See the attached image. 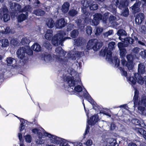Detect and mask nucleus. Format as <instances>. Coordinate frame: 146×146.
Wrapping results in <instances>:
<instances>
[{
	"mask_svg": "<svg viewBox=\"0 0 146 146\" xmlns=\"http://www.w3.org/2000/svg\"><path fill=\"white\" fill-rule=\"evenodd\" d=\"M107 142L111 146H118V144L116 142L115 139L112 138H108Z\"/></svg>",
	"mask_w": 146,
	"mask_h": 146,
	"instance_id": "27",
	"label": "nucleus"
},
{
	"mask_svg": "<svg viewBox=\"0 0 146 146\" xmlns=\"http://www.w3.org/2000/svg\"><path fill=\"white\" fill-rule=\"evenodd\" d=\"M53 36V31L51 29L47 30L46 33L44 37L45 38L48 40H50L52 39Z\"/></svg>",
	"mask_w": 146,
	"mask_h": 146,
	"instance_id": "24",
	"label": "nucleus"
},
{
	"mask_svg": "<svg viewBox=\"0 0 146 146\" xmlns=\"http://www.w3.org/2000/svg\"><path fill=\"white\" fill-rule=\"evenodd\" d=\"M66 23L64 19L63 18L61 19L57 20L55 25L56 27L57 28H61L64 27L66 24Z\"/></svg>",
	"mask_w": 146,
	"mask_h": 146,
	"instance_id": "17",
	"label": "nucleus"
},
{
	"mask_svg": "<svg viewBox=\"0 0 146 146\" xmlns=\"http://www.w3.org/2000/svg\"><path fill=\"white\" fill-rule=\"evenodd\" d=\"M127 58L128 62H133V57L131 54H128L127 56Z\"/></svg>",
	"mask_w": 146,
	"mask_h": 146,
	"instance_id": "55",
	"label": "nucleus"
},
{
	"mask_svg": "<svg viewBox=\"0 0 146 146\" xmlns=\"http://www.w3.org/2000/svg\"><path fill=\"white\" fill-rule=\"evenodd\" d=\"M124 40L122 42H119L118 43V46L119 49H123V47H126L128 46L129 44H132L134 41V39L130 37L126 38L125 39L122 38Z\"/></svg>",
	"mask_w": 146,
	"mask_h": 146,
	"instance_id": "8",
	"label": "nucleus"
},
{
	"mask_svg": "<svg viewBox=\"0 0 146 146\" xmlns=\"http://www.w3.org/2000/svg\"><path fill=\"white\" fill-rule=\"evenodd\" d=\"M6 61L8 66H11L14 68H15L17 66L16 65H14L13 64H12L13 62H16V60L10 57H8L7 58Z\"/></svg>",
	"mask_w": 146,
	"mask_h": 146,
	"instance_id": "29",
	"label": "nucleus"
},
{
	"mask_svg": "<svg viewBox=\"0 0 146 146\" xmlns=\"http://www.w3.org/2000/svg\"><path fill=\"white\" fill-rule=\"evenodd\" d=\"M113 33V31L112 30H109L108 32L104 33V35L105 37H108L109 36L112 35Z\"/></svg>",
	"mask_w": 146,
	"mask_h": 146,
	"instance_id": "51",
	"label": "nucleus"
},
{
	"mask_svg": "<svg viewBox=\"0 0 146 146\" xmlns=\"http://www.w3.org/2000/svg\"><path fill=\"white\" fill-rule=\"evenodd\" d=\"M28 48L27 46L21 47L17 52L16 54L18 57L21 59H23L25 57V54L27 48Z\"/></svg>",
	"mask_w": 146,
	"mask_h": 146,
	"instance_id": "11",
	"label": "nucleus"
},
{
	"mask_svg": "<svg viewBox=\"0 0 146 146\" xmlns=\"http://www.w3.org/2000/svg\"><path fill=\"white\" fill-rule=\"evenodd\" d=\"M117 35L119 36V39L123 41V40L121 37V36L125 35H126V32L123 29L119 30L117 33Z\"/></svg>",
	"mask_w": 146,
	"mask_h": 146,
	"instance_id": "34",
	"label": "nucleus"
},
{
	"mask_svg": "<svg viewBox=\"0 0 146 146\" xmlns=\"http://www.w3.org/2000/svg\"><path fill=\"white\" fill-rule=\"evenodd\" d=\"M131 122L136 125H140V126L146 130V125L144 122L141 123L140 121L137 119H133L131 120Z\"/></svg>",
	"mask_w": 146,
	"mask_h": 146,
	"instance_id": "23",
	"label": "nucleus"
},
{
	"mask_svg": "<svg viewBox=\"0 0 146 146\" xmlns=\"http://www.w3.org/2000/svg\"><path fill=\"white\" fill-rule=\"evenodd\" d=\"M84 40L83 38L82 37H79L74 40V44L77 46H80L82 44Z\"/></svg>",
	"mask_w": 146,
	"mask_h": 146,
	"instance_id": "33",
	"label": "nucleus"
},
{
	"mask_svg": "<svg viewBox=\"0 0 146 146\" xmlns=\"http://www.w3.org/2000/svg\"><path fill=\"white\" fill-rule=\"evenodd\" d=\"M141 4V2L139 1H136L135 3L131 7V9H136L138 8V9H140L139 7Z\"/></svg>",
	"mask_w": 146,
	"mask_h": 146,
	"instance_id": "36",
	"label": "nucleus"
},
{
	"mask_svg": "<svg viewBox=\"0 0 146 146\" xmlns=\"http://www.w3.org/2000/svg\"><path fill=\"white\" fill-rule=\"evenodd\" d=\"M26 53H27L29 55H31L33 54V52L28 46V48L26 49Z\"/></svg>",
	"mask_w": 146,
	"mask_h": 146,
	"instance_id": "61",
	"label": "nucleus"
},
{
	"mask_svg": "<svg viewBox=\"0 0 146 146\" xmlns=\"http://www.w3.org/2000/svg\"><path fill=\"white\" fill-rule=\"evenodd\" d=\"M135 131L138 134L143 135V137L146 140V131L141 128H136Z\"/></svg>",
	"mask_w": 146,
	"mask_h": 146,
	"instance_id": "26",
	"label": "nucleus"
},
{
	"mask_svg": "<svg viewBox=\"0 0 146 146\" xmlns=\"http://www.w3.org/2000/svg\"><path fill=\"white\" fill-rule=\"evenodd\" d=\"M3 18L4 22H7L10 19V12L8 10H0V23Z\"/></svg>",
	"mask_w": 146,
	"mask_h": 146,
	"instance_id": "10",
	"label": "nucleus"
},
{
	"mask_svg": "<svg viewBox=\"0 0 146 146\" xmlns=\"http://www.w3.org/2000/svg\"><path fill=\"white\" fill-rule=\"evenodd\" d=\"M141 33L143 34H146V27L144 25L142 26L140 29Z\"/></svg>",
	"mask_w": 146,
	"mask_h": 146,
	"instance_id": "58",
	"label": "nucleus"
},
{
	"mask_svg": "<svg viewBox=\"0 0 146 146\" xmlns=\"http://www.w3.org/2000/svg\"><path fill=\"white\" fill-rule=\"evenodd\" d=\"M81 2L83 6L81 9H86L87 8L90 7V3L87 0H82Z\"/></svg>",
	"mask_w": 146,
	"mask_h": 146,
	"instance_id": "30",
	"label": "nucleus"
},
{
	"mask_svg": "<svg viewBox=\"0 0 146 146\" xmlns=\"http://www.w3.org/2000/svg\"><path fill=\"white\" fill-rule=\"evenodd\" d=\"M115 2V5L119 9L123 8L124 9H128L129 0H116Z\"/></svg>",
	"mask_w": 146,
	"mask_h": 146,
	"instance_id": "9",
	"label": "nucleus"
},
{
	"mask_svg": "<svg viewBox=\"0 0 146 146\" xmlns=\"http://www.w3.org/2000/svg\"><path fill=\"white\" fill-rule=\"evenodd\" d=\"M22 12H23L25 13H21L19 15L17 18L18 21L19 22H22L28 18V13L27 11L28 10H26L27 11L25 12H24L23 11L24 10H22Z\"/></svg>",
	"mask_w": 146,
	"mask_h": 146,
	"instance_id": "16",
	"label": "nucleus"
},
{
	"mask_svg": "<svg viewBox=\"0 0 146 146\" xmlns=\"http://www.w3.org/2000/svg\"><path fill=\"white\" fill-rule=\"evenodd\" d=\"M32 132L35 134H37L38 138H44V134L41 133L40 129L35 128L32 129Z\"/></svg>",
	"mask_w": 146,
	"mask_h": 146,
	"instance_id": "25",
	"label": "nucleus"
},
{
	"mask_svg": "<svg viewBox=\"0 0 146 146\" xmlns=\"http://www.w3.org/2000/svg\"><path fill=\"white\" fill-rule=\"evenodd\" d=\"M102 45V42H98L97 39H92L88 41L86 48L88 50L92 49L94 51H97L101 48Z\"/></svg>",
	"mask_w": 146,
	"mask_h": 146,
	"instance_id": "6",
	"label": "nucleus"
},
{
	"mask_svg": "<svg viewBox=\"0 0 146 146\" xmlns=\"http://www.w3.org/2000/svg\"><path fill=\"white\" fill-rule=\"evenodd\" d=\"M109 13L107 12L105 13L104 14L102 20L104 23H106V21L109 17Z\"/></svg>",
	"mask_w": 146,
	"mask_h": 146,
	"instance_id": "53",
	"label": "nucleus"
},
{
	"mask_svg": "<svg viewBox=\"0 0 146 146\" xmlns=\"http://www.w3.org/2000/svg\"><path fill=\"white\" fill-rule=\"evenodd\" d=\"M19 10H12L10 13V15H11L12 18H14L16 15H17V13L19 11Z\"/></svg>",
	"mask_w": 146,
	"mask_h": 146,
	"instance_id": "43",
	"label": "nucleus"
},
{
	"mask_svg": "<svg viewBox=\"0 0 146 146\" xmlns=\"http://www.w3.org/2000/svg\"><path fill=\"white\" fill-rule=\"evenodd\" d=\"M68 72L70 75L67 76L66 81L68 83L69 87L68 88L69 90L72 91L74 90L75 92L78 93V96L83 97L86 99L93 106V108L96 110L94 106L95 105L96 103L94 101L86 89H82L80 85L82 84L81 80L75 70L72 68L68 69Z\"/></svg>",
	"mask_w": 146,
	"mask_h": 146,
	"instance_id": "1",
	"label": "nucleus"
},
{
	"mask_svg": "<svg viewBox=\"0 0 146 146\" xmlns=\"http://www.w3.org/2000/svg\"><path fill=\"white\" fill-rule=\"evenodd\" d=\"M70 6V4L68 2H65L62 6V9H69Z\"/></svg>",
	"mask_w": 146,
	"mask_h": 146,
	"instance_id": "41",
	"label": "nucleus"
},
{
	"mask_svg": "<svg viewBox=\"0 0 146 146\" xmlns=\"http://www.w3.org/2000/svg\"><path fill=\"white\" fill-rule=\"evenodd\" d=\"M115 43L113 42H111L108 44V48L110 49L108 50L107 47L104 48L101 52V54L102 56H104L106 54V60L109 62L112 63H115V67L117 68L119 65V61L117 56H115L113 60L111 58L112 52L111 50L113 49L114 47Z\"/></svg>",
	"mask_w": 146,
	"mask_h": 146,
	"instance_id": "2",
	"label": "nucleus"
},
{
	"mask_svg": "<svg viewBox=\"0 0 146 146\" xmlns=\"http://www.w3.org/2000/svg\"><path fill=\"white\" fill-rule=\"evenodd\" d=\"M98 5L97 4H90L89 9H98Z\"/></svg>",
	"mask_w": 146,
	"mask_h": 146,
	"instance_id": "48",
	"label": "nucleus"
},
{
	"mask_svg": "<svg viewBox=\"0 0 146 146\" xmlns=\"http://www.w3.org/2000/svg\"><path fill=\"white\" fill-rule=\"evenodd\" d=\"M119 50L121 57L122 58V59H124L123 57L125 56L126 53V50L124 48L121 49H119Z\"/></svg>",
	"mask_w": 146,
	"mask_h": 146,
	"instance_id": "42",
	"label": "nucleus"
},
{
	"mask_svg": "<svg viewBox=\"0 0 146 146\" xmlns=\"http://www.w3.org/2000/svg\"><path fill=\"white\" fill-rule=\"evenodd\" d=\"M138 74H143L145 72V67L144 63H141L138 65Z\"/></svg>",
	"mask_w": 146,
	"mask_h": 146,
	"instance_id": "21",
	"label": "nucleus"
},
{
	"mask_svg": "<svg viewBox=\"0 0 146 146\" xmlns=\"http://www.w3.org/2000/svg\"><path fill=\"white\" fill-rule=\"evenodd\" d=\"M24 138L26 141L28 143L31 142L32 139L31 136L29 135H27L24 136Z\"/></svg>",
	"mask_w": 146,
	"mask_h": 146,
	"instance_id": "46",
	"label": "nucleus"
},
{
	"mask_svg": "<svg viewBox=\"0 0 146 146\" xmlns=\"http://www.w3.org/2000/svg\"><path fill=\"white\" fill-rule=\"evenodd\" d=\"M11 32V30L9 27L5 25L0 26V36H2L1 34H7Z\"/></svg>",
	"mask_w": 146,
	"mask_h": 146,
	"instance_id": "15",
	"label": "nucleus"
},
{
	"mask_svg": "<svg viewBox=\"0 0 146 146\" xmlns=\"http://www.w3.org/2000/svg\"><path fill=\"white\" fill-rule=\"evenodd\" d=\"M144 19V16L142 13H139L137 14L135 18L136 23L139 25L141 24Z\"/></svg>",
	"mask_w": 146,
	"mask_h": 146,
	"instance_id": "20",
	"label": "nucleus"
},
{
	"mask_svg": "<svg viewBox=\"0 0 146 146\" xmlns=\"http://www.w3.org/2000/svg\"><path fill=\"white\" fill-rule=\"evenodd\" d=\"M33 13L38 16H42L45 14V12L42 10H35Z\"/></svg>",
	"mask_w": 146,
	"mask_h": 146,
	"instance_id": "35",
	"label": "nucleus"
},
{
	"mask_svg": "<svg viewBox=\"0 0 146 146\" xmlns=\"http://www.w3.org/2000/svg\"><path fill=\"white\" fill-rule=\"evenodd\" d=\"M129 14V10H123L122 11L121 13V15L125 17H127L128 15Z\"/></svg>",
	"mask_w": 146,
	"mask_h": 146,
	"instance_id": "52",
	"label": "nucleus"
},
{
	"mask_svg": "<svg viewBox=\"0 0 146 146\" xmlns=\"http://www.w3.org/2000/svg\"><path fill=\"white\" fill-rule=\"evenodd\" d=\"M103 28L100 27H97L95 28V34L98 35L101 34L103 31Z\"/></svg>",
	"mask_w": 146,
	"mask_h": 146,
	"instance_id": "37",
	"label": "nucleus"
},
{
	"mask_svg": "<svg viewBox=\"0 0 146 146\" xmlns=\"http://www.w3.org/2000/svg\"><path fill=\"white\" fill-rule=\"evenodd\" d=\"M30 42V40L27 38H23L21 40V42L23 45L28 44Z\"/></svg>",
	"mask_w": 146,
	"mask_h": 146,
	"instance_id": "39",
	"label": "nucleus"
},
{
	"mask_svg": "<svg viewBox=\"0 0 146 146\" xmlns=\"http://www.w3.org/2000/svg\"><path fill=\"white\" fill-rule=\"evenodd\" d=\"M99 21L96 19H95L94 18V19L92 21V24H91L92 25H97L99 24Z\"/></svg>",
	"mask_w": 146,
	"mask_h": 146,
	"instance_id": "59",
	"label": "nucleus"
},
{
	"mask_svg": "<svg viewBox=\"0 0 146 146\" xmlns=\"http://www.w3.org/2000/svg\"><path fill=\"white\" fill-rule=\"evenodd\" d=\"M44 134L45 137L48 138L51 143L56 145L60 144L64 139L46 132H44Z\"/></svg>",
	"mask_w": 146,
	"mask_h": 146,
	"instance_id": "7",
	"label": "nucleus"
},
{
	"mask_svg": "<svg viewBox=\"0 0 146 146\" xmlns=\"http://www.w3.org/2000/svg\"><path fill=\"white\" fill-rule=\"evenodd\" d=\"M77 13V12L76 10H70L68 12L69 15L72 16L74 17Z\"/></svg>",
	"mask_w": 146,
	"mask_h": 146,
	"instance_id": "50",
	"label": "nucleus"
},
{
	"mask_svg": "<svg viewBox=\"0 0 146 146\" xmlns=\"http://www.w3.org/2000/svg\"><path fill=\"white\" fill-rule=\"evenodd\" d=\"M119 70L121 71V74L122 76H124L125 77H126L127 75V73L126 71H125L124 69V68H123L122 67H120L119 68Z\"/></svg>",
	"mask_w": 146,
	"mask_h": 146,
	"instance_id": "47",
	"label": "nucleus"
},
{
	"mask_svg": "<svg viewBox=\"0 0 146 146\" xmlns=\"http://www.w3.org/2000/svg\"><path fill=\"white\" fill-rule=\"evenodd\" d=\"M134 95L133 97L134 107L135 108L137 105H141L143 106H139L138 107V109L140 113L142 115L146 116V96H142L141 100H138L139 91L135 88Z\"/></svg>",
	"mask_w": 146,
	"mask_h": 146,
	"instance_id": "3",
	"label": "nucleus"
},
{
	"mask_svg": "<svg viewBox=\"0 0 146 146\" xmlns=\"http://www.w3.org/2000/svg\"><path fill=\"white\" fill-rule=\"evenodd\" d=\"M78 32L77 30H74L71 33V36L73 38H75L78 36Z\"/></svg>",
	"mask_w": 146,
	"mask_h": 146,
	"instance_id": "40",
	"label": "nucleus"
},
{
	"mask_svg": "<svg viewBox=\"0 0 146 146\" xmlns=\"http://www.w3.org/2000/svg\"><path fill=\"white\" fill-rule=\"evenodd\" d=\"M74 25L73 24H70L67 26V31H70L74 29Z\"/></svg>",
	"mask_w": 146,
	"mask_h": 146,
	"instance_id": "57",
	"label": "nucleus"
},
{
	"mask_svg": "<svg viewBox=\"0 0 146 146\" xmlns=\"http://www.w3.org/2000/svg\"><path fill=\"white\" fill-rule=\"evenodd\" d=\"M86 146H90L92 144V141L90 139L88 140L84 143Z\"/></svg>",
	"mask_w": 146,
	"mask_h": 146,
	"instance_id": "60",
	"label": "nucleus"
},
{
	"mask_svg": "<svg viewBox=\"0 0 146 146\" xmlns=\"http://www.w3.org/2000/svg\"><path fill=\"white\" fill-rule=\"evenodd\" d=\"M31 48L34 51L36 52H40L41 50V48L40 45L37 43H35L31 46Z\"/></svg>",
	"mask_w": 146,
	"mask_h": 146,
	"instance_id": "32",
	"label": "nucleus"
},
{
	"mask_svg": "<svg viewBox=\"0 0 146 146\" xmlns=\"http://www.w3.org/2000/svg\"><path fill=\"white\" fill-rule=\"evenodd\" d=\"M102 16L101 14L99 13H96L94 15V18L100 21L102 19Z\"/></svg>",
	"mask_w": 146,
	"mask_h": 146,
	"instance_id": "44",
	"label": "nucleus"
},
{
	"mask_svg": "<svg viewBox=\"0 0 146 146\" xmlns=\"http://www.w3.org/2000/svg\"><path fill=\"white\" fill-rule=\"evenodd\" d=\"M20 121L21 123L19 127L20 132L18 133V137L20 141H21L22 140V131L25 127L26 123L25 121L23 119H21L20 120Z\"/></svg>",
	"mask_w": 146,
	"mask_h": 146,
	"instance_id": "14",
	"label": "nucleus"
},
{
	"mask_svg": "<svg viewBox=\"0 0 146 146\" xmlns=\"http://www.w3.org/2000/svg\"><path fill=\"white\" fill-rule=\"evenodd\" d=\"M70 145H69L66 140L63 139L62 142L60 144V146H70Z\"/></svg>",
	"mask_w": 146,
	"mask_h": 146,
	"instance_id": "54",
	"label": "nucleus"
},
{
	"mask_svg": "<svg viewBox=\"0 0 146 146\" xmlns=\"http://www.w3.org/2000/svg\"><path fill=\"white\" fill-rule=\"evenodd\" d=\"M140 55L143 58H146V50L141 51L140 53Z\"/></svg>",
	"mask_w": 146,
	"mask_h": 146,
	"instance_id": "62",
	"label": "nucleus"
},
{
	"mask_svg": "<svg viewBox=\"0 0 146 146\" xmlns=\"http://www.w3.org/2000/svg\"><path fill=\"white\" fill-rule=\"evenodd\" d=\"M66 35V34L63 31L56 35L52 40V44L55 46H58L60 44L61 46H63V42L67 38L66 37L63 38L64 36Z\"/></svg>",
	"mask_w": 146,
	"mask_h": 146,
	"instance_id": "5",
	"label": "nucleus"
},
{
	"mask_svg": "<svg viewBox=\"0 0 146 146\" xmlns=\"http://www.w3.org/2000/svg\"><path fill=\"white\" fill-rule=\"evenodd\" d=\"M55 58L56 60L62 64H64L67 61L66 58L64 57L66 52L63 50L61 47H57L55 50Z\"/></svg>",
	"mask_w": 146,
	"mask_h": 146,
	"instance_id": "4",
	"label": "nucleus"
},
{
	"mask_svg": "<svg viewBox=\"0 0 146 146\" xmlns=\"http://www.w3.org/2000/svg\"><path fill=\"white\" fill-rule=\"evenodd\" d=\"M46 24L50 28H53L55 25L54 21L52 19H48L46 21Z\"/></svg>",
	"mask_w": 146,
	"mask_h": 146,
	"instance_id": "31",
	"label": "nucleus"
},
{
	"mask_svg": "<svg viewBox=\"0 0 146 146\" xmlns=\"http://www.w3.org/2000/svg\"><path fill=\"white\" fill-rule=\"evenodd\" d=\"M98 116L97 114L95 115L90 118L88 121V124L91 125H94L98 120Z\"/></svg>",
	"mask_w": 146,
	"mask_h": 146,
	"instance_id": "19",
	"label": "nucleus"
},
{
	"mask_svg": "<svg viewBox=\"0 0 146 146\" xmlns=\"http://www.w3.org/2000/svg\"><path fill=\"white\" fill-rule=\"evenodd\" d=\"M82 10L83 13L82 15L83 17H86V16L88 15L89 16L90 15V14L87 12L86 10ZM91 21V19L89 17H86L84 20V22L85 23L87 24H88Z\"/></svg>",
	"mask_w": 146,
	"mask_h": 146,
	"instance_id": "22",
	"label": "nucleus"
},
{
	"mask_svg": "<svg viewBox=\"0 0 146 146\" xmlns=\"http://www.w3.org/2000/svg\"><path fill=\"white\" fill-rule=\"evenodd\" d=\"M51 58V57L49 54H47L44 57V60L45 61H48L50 60Z\"/></svg>",
	"mask_w": 146,
	"mask_h": 146,
	"instance_id": "64",
	"label": "nucleus"
},
{
	"mask_svg": "<svg viewBox=\"0 0 146 146\" xmlns=\"http://www.w3.org/2000/svg\"><path fill=\"white\" fill-rule=\"evenodd\" d=\"M88 50L86 49L84 50V52L81 51L80 52L76 51L74 52V50L72 52L71 54L70 57L73 60H75L77 57H80L84 56V52L87 54Z\"/></svg>",
	"mask_w": 146,
	"mask_h": 146,
	"instance_id": "12",
	"label": "nucleus"
},
{
	"mask_svg": "<svg viewBox=\"0 0 146 146\" xmlns=\"http://www.w3.org/2000/svg\"><path fill=\"white\" fill-rule=\"evenodd\" d=\"M43 46L48 49H51L52 48V45L48 41H45L43 44Z\"/></svg>",
	"mask_w": 146,
	"mask_h": 146,
	"instance_id": "45",
	"label": "nucleus"
},
{
	"mask_svg": "<svg viewBox=\"0 0 146 146\" xmlns=\"http://www.w3.org/2000/svg\"><path fill=\"white\" fill-rule=\"evenodd\" d=\"M1 43V46L2 48L7 47L9 45V42L8 39L4 38L0 40Z\"/></svg>",
	"mask_w": 146,
	"mask_h": 146,
	"instance_id": "28",
	"label": "nucleus"
},
{
	"mask_svg": "<svg viewBox=\"0 0 146 146\" xmlns=\"http://www.w3.org/2000/svg\"><path fill=\"white\" fill-rule=\"evenodd\" d=\"M128 82L132 85L135 84L136 83V81L133 77L127 78Z\"/></svg>",
	"mask_w": 146,
	"mask_h": 146,
	"instance_id": "38",
	"label": "nucleus"
},
{
	"mask_svg": "<svg viewBox=\"0 0 146 146\" xmlns=\"http://www.w3.org/2000/svg\"><path fill=\"white\" fill-rule=\"evenodd\" d=\"M121 65L123 66H125L127 67L129 70H132L133 66V62H128L127 63V62L125 59H122L121 60Z\"/></svg>",
	"mask_w": 146,
	"mask_h": 146,
	"instance_id": "18",
	"label": "nucleus"
},
{
	"mask_svg": "<svg viewBox=\"0 0 146 146\" xmlns=\"http://www.w3.org/2000/svg\"><path fill=\"white\" fill-rule=\"evenodd\" d=\"M140 50V48L138 47H136L134 48L132 50V52L135 54L137 53Z\"/></svg>",
	"mask_w": 146,
	"mask_h": 146,
	"instance_id": "63",
	"label": "nucleus"
},
{
	"mask_svg": "<svg viewBox=\"0 0 146 146\" xmlns=\"http://www.w3.org/2000/svg\"><path fill=\"white\" fill-rule=\"evenodd\" d=\"M10 9H22L21 5L17 3H12L10 5ZM22 9H32L30 5H27Z\"/></svg>",
	"mask_w": 146,
	"mask_h": 146,
	"instance_id": "13",
	"label": "nucleus"
},
{
	"mask_svg": "<svg viewBox=\"0 0 146 146\" xmlns=\"http://www.w3.org/2000/svg\"><path fill=\"white\" fill-rule=\"evenodd\" d=\"M109 21L110 23H112L116 20V17L112 15L110 16L109 18Z\"/></svg>",
	"mask_w": 146,
	"mask_h": 146,
	"instance_id": "56",
	"label": "nucleus"
},
{
	"mask_svg": "<svg viewBox=\"0 0 146 146\" xmlns=\"http://www.w3.org/2000/svg\"><path fill=\"white\" fill-rule=\"evenodd\" d=\"M86 32L88 35H90L92 32V27L90 26H88L86 28Z\"/></svg>",
	"mask_w": 146,
	"mask_h": 146,
	"instance_id": "49",
	"label": "nucleus"
}]
</instances>
